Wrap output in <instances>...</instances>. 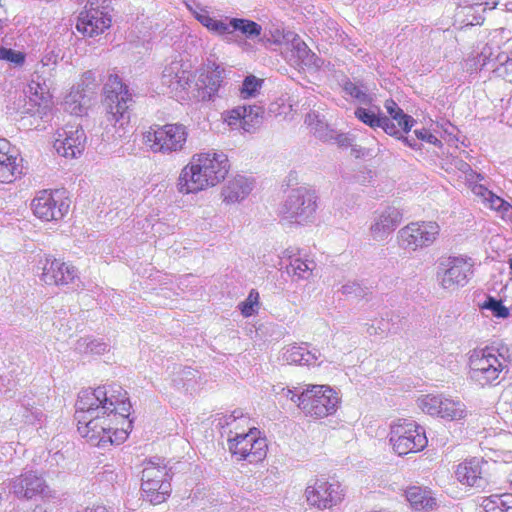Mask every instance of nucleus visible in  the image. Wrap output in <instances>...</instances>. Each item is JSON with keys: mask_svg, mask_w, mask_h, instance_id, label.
Here are the masks:
<instances>
[{"mask_svg": "<svg viewBox=\"0 0 512 512\" xmlns=\"http://www.w3.org/2000/svg\"><path fill=\"white\" fill-rule=\"evenodd\" d=\"M259 430L251 428L247 433H235L228 437V449L238 461L249 463L262 461L267 454L266 438L258 436Z\"/></svg>", "mask_w": 512, "mask_h": 512, "instance_id": "10", "label": "nucleus"}, {"mask_svg": "<svg viewBox=\"0 0 512 512\" xmlns=\"http://www.w3.org/2000/svg\"><path fill=\"white\" fill-rule=\"evenodd\" d=\"M384 107L389 115L387 117L390 119L392 123H394L393 121H396V127H399L402 130V132L408 133L415 125L416 120L412 116L404 113L403 109H401L394 100H386L384 103Z\"/></svg>", "mask_w": 512, "mask_h": 512, "instance_id": "34", "label": "nucleus"}, {"mask_svg": "<svg viewBox=\"0 0 512 512\" xmlns=\"http://www.w3.org/2000/svg\"><path fill=\"white\" fill-rule=\"evenodd\" d=\"M285 38L290 41L291 56L297 65L320 67L321 59L313 53L307 44L296 34L288 33Z\"/></svg>", "mask_w": 512, "mask_h": 512, "instance_id": "25", "label": "nucleus"}, {"mask_svg": "<svg viewBox=\"0 0 512 512\" xmlns=\"http://www.w3.org/2000/svg\"><path fill=\"white\" fill-rule=\"evenodd\" d=\"M263 83V80L253 76L249 75L245 77L242 83V87L240 89L242 98H250L254 97L259 89L261 88Z\"/></svg>", "mask_w": 512, "mask_h": 512, "instance_id": "47", "label": "nucleus"}, {"mask_svg": "<svg viewBox=\"0 0 512 512\" xmlns=\"http://www.w3.org/2000/svg\"><path fill=\"white\" fill-rule=\"evenodd\" d=\"M277 394H282L284 397L289 398L292 402L298 405L297 397L300 394H297L295 388L291 389L289 387H281L280 391L276 392Z\"/></svg>", "mask_w": 512, "mask_h": 512, "instance_id": "56", "label": "nucleus"}, {"mask_svg": "<svg viewBox=\"0 0 512 512\" xmlns=\"http://www.w3.org/2000/svg\"><path fill=\"white\" fill-rule=\"evenodd\" d=\"M79 433L97 445L120 444L132 428V405L121 385L112 383L79 392L75 404Z\"/></svg>", "mask_w": 512, "mask_h": 512, "instance_id": "1", "label": "nucleus"}, {"mask_svg": "<svg viewBox=\"0 0 512 512\" xmlns=\"http://www.w3.org/2000/svg\"><path fill=\"white\" fill-rule=\"evenodd\" d=\"M38 269L42 270L41 280L48 285H67L77 277L74 266L50 255L39 259Z\"/></svg>", "mask_w": 512, "mask_h": 512, "instance_id": "17", "label": "nucleus"}, {"mask_svg": "<svg viewBox=\"0 0 512 512\" xmlns=\"http://www.w3.org/2000/svg\"><path fill=\"white\" fill-rule=\"evenodd\" d=\"M10 142L0 138V182L11 183L17 169L16 157L10 153Z\"/></svg>", "mask_w": 512, "mask_h": 512, "instance_id": "32", "label": "nucleus"}, {"mask_svg": "<svg viewBox=\"0 0 512 512\" xmlns=\"http://www.w3.org/2000/svg\"><path fill=\"white\" fill-rule=\"evenodd\" d=\"M192 157L194 163H197V166L201 168L211 186H215L224 180L229 172V160L222 151L211 150L195 154Z\"/></svg>", "mask_w": 512, "mask_h": 512, "instance_id": "16", "label": "nucleus"}, {"mask_svg": "<svg viewBox=\"0 0 512 512\" xmlns=\"http://www.w3.org/2000/svg\"><path fill=\"white\" fill-rule=\"evenodd\" d=\"M414 134L417 139L425 141L430 144H436V143L440 142L436 136H434L432 133H430L426 129L415 130Z\"/></svg>", "mask_w": 512, "mask_h": 512, "instance_id": "53", "label": "nucleus"}, {"mask_svg": "<svg viewBox=\"0 0 512 512\" xmlns=\"http://www.w3.org/2000/svg\"><path fill=\"white\" fill-rule=\"evenodd\" d=\"M482 309L489 310L493 316L497 318H507L509 316V309L503 305L501 300L492 296H487L481 305Z\"/></svg>", "mask_w": 512, "mask_h": 512, "instance_id": "46", "label": "nucleus"}, {"mask_svg": "<svg viewBox=\"0 0 512 512\" xmlns=\"http://www.w3.org/2000/svg\"><path fill=\"white\" fill-rule=\"evenodd\" d=\"M469 411L466 405L460 400L444 398L439 417L448 421H460L467 418Z\"/></svg>", "mask_w": 512, "mask_h": 512, "instance_id": "36", "label": "nucleus"}, {"mask_svg": "<svg viewBox=\"0 0 512 512\" xmlns=\"http://www.w3.org/2000/svg\"><path fill=\"white\" fill-rule=\"evenodd\" d=\"M306 500L309 505L318 509H330L343 499V489L339 482L317 479L314 485L305 490Z\"/></svg>", "mask_w": 512, "mask_h": 512, "instance_id": "14", "label": "nucleus"}, {"mask_svg": "<svg viewBox=\"0 0 512 512\" xmlns=\"http://www.w3.org/2000/svg\"><path fill=\"white\" fill-rule=\"evenodd\" d=\"M8 488L20 499H32L36 496L46 497L50 490L44 478L36 471L28 470L9 480Z\"/></svg>", "mask_w": 512, "mask_h": 512, "instance_id": "15", "label": "nucleus"}, {"mask_svg": "<svg viewBox=\"0 0 512 512\" xmlns=\"http://www.w3.org/2000/svg\"><path fill=\"white\" fill-rule=\"evenodd\" d=\"M65 189L42 190L32 200L34 215L44 221H58L69 211L71 201Z\"/></svg>", "mask_w": 512, "mask_h": 512, "instance_id": "11", "label": "nucleus"}, {"mask_svg": "<svg viewBox=\"0 0 512 512\" xmlns=\"http://www.w3.org/2000/svg\"><path fill=\"white\" fill-rule=\"evenodd\" d=\"M141 479L163 483L170 482L171 476L165 465L161 466L149 461L142 471Z\"/></svg>", "mask_w": 512, "mask_h": 512, "instance_id": "42", "label": "nucleus"}, {"mask_svg": "<svg viewBox=\"0 0 512 512\" xmlns=\"http://www.w3.org/2000/svg\"><path fill=\"white\" fill-rule=\"evenodd\" d=\"M109 6L110 0H87L76 23L77 31L91 38L104 33L112 23Z\"/></svg>", "mask_w": 512, "mask_h": 512, "instance_id": "8", "label": "nucleus"}, {"mask_svg": "<svg viewBox=\"0 0 512 512\" xmlns=\"http://www.w3.org/2000/svg\"><path fill=\"white\" fill-rule=\"evenodd\" d=\"M211 184L204 176L197 163H194L193 157L191 161L181 170L177 189L182 194L197 193L210 187Z\"/></svg>", "mask_w": 512, "mask_h": 512, "instance_id": "21", "label": "nucleus"}, {"mask_svg": "<svg viewBox=\"0 0 512 512\" xmlns=\"http://www.w3.org/2000/svg\"><path fill=\"white\" fill-rule=\"evenodd\" d=\"M402 220L401 211L393 206H388L379 212L370 226L373 239L382 241L387 238L400 224Z\"/></svg>", "mask_w": 512, "mask_h": 512, "instance_id": "23", "label": "nucleus"}, {"mask_svg": "<svg viewBox=\"0 0 512 512\" xmlns=\"http://www.w3.org/2000/svg\"><path fill=\"white\" fill-rule=\"evenodd\" d=\"M88 100L79 91L72 92L65 100L66 109L76 116H81L86 111Z\"/></svg>", "mask_w": 512, "mask_h": 512, "instance_id": "44", "label": "nucleus"}, {"mask_svg": "<svg viewBox=\"0 0 512 512\" xmlns=\"http://www.w3.org/2000/svg\"><path fill=\"white\" fill-rule=\"evenodd\" d=\"M508 49L502 50L496 43H487L479 53L477 62L481 65V69L486 68L493 72V68L498 64L496 62L497 54H506Z\"/></svg>", "mask_w": 512, "mask_h": 512, "instance_id": "38", "label": "nucleus"}, {"mask_svg": "<svg viewBox=\"0 0 512 512\" xmlns=\"http://www.w3.org/2000/svg\"><path fill=\"white\" fill-rule=\"evenodd\" d=\"M252 191V183L244 176L238 175L229 180L222 190L226 203H235L245 199Z\"/></svg>", "mask_w": 512, "mask_h": 512, "instance_id": "29", "label": "nucleus"}, {"mask_svg": "<svg viewBox=\"0 0 512 512\" xmlns=\"http://www.w3.org/2000/svg\"><path fill=\"white\" fill-rule=\"evenodd\" d=\"M321 357L317 349L309 350L307 343L290 345L283 352V359L288 364L315 365Z\"/></svg>", "mask_w": 512, "mask_h": 512, "instance_id": "28", "label": "nucleus"}, {"mask_svg": "<svg viewBox=\"0 0 512 512\" xmlns=\"http://www.w3.org/2000/svg\"><path fill=\"white\" fill-rule=\"evenodd\" d=\"M84 512H113V510L108 509L106 506L103 505H97L91 508H86Z\"/></svg>", "mask_w": 512, "mask_h": 512, "instance_id": "60", "label": "nucleus"}, {"mask_svg": "<svg viewBox=\"0 0 512 512\" xmlns=\"http://www.w3.org/2000/svg\"><path fill=\"white\" fill-rule=\"evenodd\" d=\"M31 398L24 396L20 399V412L24 423L35 425L41 423L44 418V413L39 406L35 405Z\"/></svg>", "mask_w": 512, "mask_h": 512, "instance_id": "39", "label": "nucleus"}, {"mask_svg": "<svg viewBox=\"0 0 512 512\" xmlns=\"http://www.w3.org/2000/svg\"><path fill=\"white\" fill-rule=\"evenodd\" d=\"M465 3L469 4V7H463V9H468L470 12L471 10L475 9V8H482V11L486 10L487 7L489 9H492L494 8V5L495 3H493L492 6H489V2L488 1H483V0H477V2H473V0H464ZM467 15H469V13H467Z\"/></svg>", "mask_w": 512, "mask_h": 512, "instance_id": "55", "label": "nucleus"}, {"mask_svg": "<svg viewBox=\"0 0 512 512\" xmlns=\"http://www.w3.org/2000/svg\"><path fill=\"white\" fill-rule=\"evenodd\" d=\"M187 137V127L181 123L155 125L143 135L145 144L153 152H161L163 154L182 151Z\"/></svg>", "mask_w": 512, "mask_h": 512, "instance_id": "6", "label": "nucleus"}, {"mask_svg": "<svg viewBox=\"0 0 512 512\" xmlns=\"http://www.w3.org/2000/svg\"><path fill=\"white\" fill-rule=\"evenodd\" d=\"M219 421H220L219 423H220L222 426H229V425H231L233 422H235L236 420H233V417H231V414H230V415H225V416H223L222 418H220V420H219Z\"/></svg>", "mask_w": 512, "mask_h": 512, "instance_id": "61", "label": "nucleus"}, {"mask_svg": "<svg viewBox=\"0 0 512 512\" xmlns=\"http://www.w3.org/2000/svg\"><path fill=\"white\" fill-rule=\"evenodd\" d=\"M484 512H512V493L493 494L482 500Z\"/></svg>", "mask_w": 512, "mask_h": 512, "instance_id": "35", "label": "nucleus"}, {"mask_svg": "<svg viewBox=\"0 0 512 512\" xmlns=\"http://www.w3.org/2000/svg\"><path fill=\"white\" fill-rule=\"evenodd\" d=\"M343 90L345 91V93L347 95L356 99L361 104L369 105L372 101L369 94H367V92L361 86L357 85L356 83H354L350 80H346L344 82Z\"/></svg>", "mask_w": 512, "mask_h": 512, "instance_id": "45", "label": "nucleus"}, {"mask_svg": "<svg viewBox=\"0 0 512 512\" xmlns=\"http://www.w3.org/2000/svg\"><path fill=\"white\" fill-rule=\"evenodd\" d=\"M29 101L25 106L29 105L25 109V112L32 114H45L51 106V96L49 92L41 86L40 83L32 82L29 84Z\"/></svg>", "mask_w": 512, "mask_h": 512, "instance_id": "27", "label": "nucleus"}, {"mask_svg": "<svg viewBox=\"0 0 512 512\" xmlns=\"http://www.w3.org/2000/svg\"><path fill=\"white\" fill-rule=\"evenodd\" d=\"M389 441L400 456L419 452L428 444L425 429L415 421L408 420L391 426Z\"/></svg>", "mask_w": 512, "mask_h": 512, "instance_id": "7", "label": "nucleus"}, {"mask_svg": "<svg viewBox=\"0 0 512 512\" xmlns=\"http://www.w3.org/2000/svg\"><path fill=\"white\" fill-rule=\"evenodd\" d=\"M490 190L484 187L483 185H477L474 187V193L481 196L484 200L488 195H490Z\"/></svg>", "mask_w": 512, "mask_h": 512, "instance_id": "59", "label": "nucleus"}, {"mask_svg": "<svg viewBox=\"0 0 512 512\" xmlns=\"http://www.w3.org/2000/svg\"><path fill=\"white\" fill-rule=\"evenodd\" d=\"M188 8L199 23L206 27L211 33L221 36L226 40L227 34H229L228 22L210 16L205 8L197 7L198 10L193 9L191 6H188Z\"/></svg>", "mask_w": 512, "mask_h": 512, "instance_id": "33", "label": "nucleus"}, {"mask_svg": "<svg viewBox=\"0 0 512 512\" xmlns=\"http://www.w3.org/2000/svg\"><path fill=\"white\" fill-rule=\"evenodd\" d=\"M86 346V350L94 353V354H102L107 350L108 345L103 342H98L96 340L87 341V339H80L78 341V349L81 350L82 346Z\"/></svg>", "mask_w": 512, "mask_h": 512, "instance_id": "50", "label": "nucleus"}, {"mask_svg": "<svg viewBox=\"0 0 512 512\" xmlns=\"http://www.w3.org/2000/svg\"><path fill=\"white\" fill-rule=\"evenodd\" d=\"M342 293L346 295H354L356 297H361L364 295L363 289L357 282H347L341 288Z\"/></svg>", "mask_w": 512, "mask_h": 512, "instance_id": "52", "label": "nucleus"}, {"mask_svg": "<svg viewBox=\"0 0 512 512\" xmlns=\"http://www.w3.org/2000/svg\"><path fill=\"white\" fill-rule=\"evenodd\" d=\"M225 69L215 62H208L199 71L195 86L196 97L201 101H212L218 96L219 89L224 80Z\"/></svg>", "mask_w": 512, "mask_h": 512, "instance_id": "19", "label": "nucleus"}, {"mask_svg": "<svg viewBox=\"0 0 512 512\" xmlns=\"http://www.w3.org/2000/svg\"><path fill=\"white\" fill-rule=\"evenodd\" d=\"M475 262L468 256H450L441 261L438 279L441 287L456 290L468 284L474 274Z\"/></svg>", "mask_w": 512, "mask_h": 512, "instance_id": "9", "label": "nucleus"}, {"mask_svg": "<svg viewBox=\"0 0 512 512\" xmlns=\"http://www.w3.org/2000/svg\"><path fill=\"white\" fill-rule=\"evenodd\" d=\"M305 123L311 127V130L319 139L327 140L328 138H332L329 134L328 125L318 113L314 111L308 113L305 118Z\"/></svg>", "mask_w": 512, "mask_h": 512, "instance_id": "43", "label": "nucleus"}, {"mask_svg": "<svg viewBox=\"0 0 512 512\" xmlns=\"http://www.w3.org/2000/svg\"><path fill=\"white\" fill-rule=\"evenodd\" d=\"M405 496L411 508L416 512H429L438 507L437 499L428 488L419 486L409 487L405 491Z\"/></svg>", "mask_w": 512, "mask_h": 512, "instance_id": "26", "label": "nucleus"}, {"mask_svg": "<svg viewBox=\"0 0 512 512\" xmlns=\"http://www.w3.org/2000/svg\"><path fill=\"white\" fill-rule=\"evenodd\" d=\"M242 416H243L242 412L237 411V410H235L231 413V417H233V420H237L238 418H241Z\"/></svg>", "mask_w": 512, "mask_h": 512, "instance_id": "63", "label": "nucleus"}, {"mask_svg": "<svg viewBox=\"0 0 512 512\" xmlns=\"http://www.w3.org/2000/svg\"><path fill=\"white\" fill-rule=\"evenodd\" d=\"M264 110L259 105L237 106L224 115V121L231 129H242L252 133L258 129L263 121Z\"/></svg>", "mask_w": 512, "mask_h": 512, "instance_id": "20", "label": "nucleus"}, {"mask_svg": "<svg viewBox=\"0 0 512 512\" xmlns=\"http://www.w3.org/2000/svg\"><path fill=\"white\" fill-rule=\"evenodd\" d=\"M141 495L143 500L150 504L157 505L163 503L171 493L170 482L159 483L157 481H148L141 479Z\"/></svg>", "mask_w": 512, "mask_h": 512, "instance_id": "31", "label": "nucleus"}, {"mask_svg": "<svg viewBox=\"0 0 512 512\" xmlns=\"http://www.w3.org/2000/svg\"><path fill=\"white\" fill-rule=\"evenodd\" d=\"M354 114L359 121L372 129L381 128L390 136H398L399 134V128L381 112L378 106H371L370 108L358 107Z\"/></svg>", "mask_w": 512, "mask_h": 512, "instance_id": "24", "label": "nucleus"}, {"mask_svg": "<svg viewBox=\"0 0 512 512\" xmlns=\"http://www.w3.org/2000/svg\"><path fill=\"white\" fill-rule=\"evenodd\" d=\"M60 53H61V50L56 49L55 47L46 51V53L43 55V57L41 59L42 66L48 67L49 69H54V67L58 63V60L61 58Z\"/></svg>", "mask_w": 512, "mask_h": 512, "instance_id": "51", "label": "nucleus"}, {"mask_svg": "<svg viewBox=\"0 0 512 512\" xmlns=\"http://www.w3.org/2000/svg\"><path fill=\"white\" fill-rule=\"evenodd\" d=\"M256 306H258V304L252 303L251 300H245L241 302L238 307L244 317H250L256 312Z\"/></svg>", "mask_w": 512, "mask_h": 512, "instance_id": "54", "label": "nucleus"}, {"mask_svg": "<svg viewBox=\"0 0 512 512\" xmlns=\"http://www.w3.org/2000/svg\"><path fill=\"white\" fill-rule=\"evenodd\" d=\"M401 129H399V134L398 136H394L395 138L397 139H400L402 140L405 145L413 148V149H417L418 148V142L416 141V139L414 138H410V137H404L402 134H401Z\"/></svg>", "mask_w": 512, "mask_h": 512, "instance_id": "58", "label": "nucleus"}, {"mask_svg": "<svg viewBox=\"0 0 512 512\" xmlns=\"http://www.w3.org/2000/svg\"><path fill=\"white\" fill-rule=\"evenodd\" d=\"M347 140L346 136H344L343 134L339 135L337 137V141L341 144V145H344L345 144V141Z\"/></svg>", "mask_w": 512, "mask_h": 512, "instance_id": "64", "label": "nucleus"}, {"mask_svg": "<svg viewBox=\"0 0 512 512\" xmlns=\"http://www.w3.org/2000/svg\"><path fill=\"white\" fill-rule=\"evenodd\" d=\"M0 59L14 63L16 65H21L25 61V55L22 52L13 50L11 48L0 47Z\"/></svg>", "mask_w": 512, "mask_h": 512, "instance_id": "48", "label": "nucleus"}, {"mask_svg": "<svg viewBox=\"0 0 512 512\" xmlns=\"http://www.w3.org/2000/svg\"><path fill=\"white\" fill-rule=\"evenodd\" d=\"M496 465V462L472 457L457 465L455 476L463 485L485 489L493 481L491 471Z\"/></svg>", "mask_w": 512, "mask_h": 512, "instance_id": "13", "label": "nucleus"}, {"mask_svg": "<svg viewBox=\"0 0 512 512\" xmlns=\"http://www.w3.org/2000/svg\"><path fill=\"white\" fill-rule=\"evenodd\" d=\"M259 294L254 289L250 291L246 300H251L252 303L258 304Z\"/></svg>", "mask_w": 512, "mask_h": 512, "instance_id": "62", "label": "nucleus"}, {"mask_svg": "<svg viewBox=\"0 0 512 512\" xmlns=\"http://www.w3.org/2000/svg\"><path fill=\"white\" fill-rule=\"evenodd\" d=\"M442 395L428 394L424 395L417 400L418 407L431 416H438L441 414V408L444 402Z\"/></svg>", "mask_w": 512, "mask_h": 512, "instance_id": "41", "label": "nucleus"}, {"mask_svg": "<svg viewBox=\"0 0 512 512\" xmlns=\"http://www.w3.org/2000/svg\"><path fill=\"white\" fill-rule=\"evenodd\" d=\"M298 407L308 416L323 418L336 412L337 393L326 385H309L297 397Z\"/></svg>", "mask_w": 512, "mask_h": 512, "instance_id": "5", "label": "nucleus"}, {"mask_svg": "<svg viewBox=\"0 0 512 512\" xmlns=\"http://www.w3.org/2000/svg\"><path fill=\"white\" fill-rule=\"evenodd\" d=\"M440 232L439 225L434 221L411 222L398 231L399 245L416 251L431 246Z\"/></svg>", "mask_w": 512, "mask_h": 512, "instance_id": "12", "label": "nucleus"}, {"mask_svg": "<svg viewBox=\"0 0 512 512\" xmlns=\"http://www.w3.org/2000/svg\"><path fill=\"white\" fill-rule=\"evenodd\" d=\"M498 64L493 68V74L505 81L512 83V49L506 54H497Z\"/></svg>", "mask_w": 512, "mask_h": 512, "instance_id": "40", "label": "nucleus"}, {"mask_svg": "<svg viewBox=\"0 0 512 512\" xmlns=\"http://www.w3.org/2000/svg\"><path fill=\"white\" fill-rule=\"evenodd\" d=\"M318 196L314 189L297 187L292 189L283 202L280 213L291 223L306 224L315 219Z\"/></svg>", "mask_w": 512, "mask_h": 512, "instance_id": "4", "label": "nucleus"}, {"mask_svg": "<svg viewBox=\"0 0 512 512\" xmlns=\"http://www.w3.org/2000/svg\"><path fill=\"white\" fill-rule=\"evenodd\" d=\"M135 101L129 86L117 74H111L103 87L102 105L105 110L103 140L121 138L130 123Z\"/></svg>", "mask_w": 512, "mask_h": 512, "instance_id": "2", "label": "nucleus"}, {"mask_svg": "<svg viewBox=\"0 0 512 512\" xmlns=\"http://www.w3.org/2000/svg\"><path fill=\"white\" fill-rule=\"evenodd\" d=\"M315 268L316 263L314 260L303 257L302 255L298 258H293L291 263L286 266L287 273L293 274L299 279H308Z\"/></svg>", "mask_w": 512, "mask_h": 512, "instance_id": "37", "label": "nucleus"}, {"mask_svg": "<svg viewBox=\"0 0 512 512\" xmlns=\"http://www.w3.org/2000/svg\"><path fill=\"white\" fill-rule=\"evenodd\" d=\"M192 80L191 66L182 59L173 60L162 73V83L173 91H182L189 87Z\"/></svg>", "mask_w": 512, "mask_h": 512, "instance_id": "22", "label": "nucleus"}, {"mask_svg": "<svg viewBox=\"0 0 512 512\" xmlns=\"http://www.w3.org/2000/svg\"><path fill=\"white\" fill-rule=\"evenodd\" d=\"M301 255V251L296 248H287L283 251L281 259L282 260H288L289 263H291V260L293 258H298Z\"/></svg>", "mask_w": 512, "mask_h": 512, "instance_id": "57", "label": "nucleus"}, {"mask_svg": "<svg viewBox=\"0 0 512 512\" xmlns=\"http://www.w3.org/2000/svg\"><path fill=\"white\" fill-rule=\"evenodd\" d=\"M229 34H227L226 41H235V33L239 32L247 39H254L259 37L262 32L260 24L253 20L245 18H227Z\"/></svg>", "mask_w": 512, "mask_h": 512, "instance_id": "30", "label": "nucleus"}, {"mask_svg": "<svg viewBox=\"0 0 512 512\" xmlns=\"http://www.w3.org/2000/svg\"><path fill=\"white\" fill-rule=\"evenodd\" d=\"M490 204V208L502 213H509L512 209V205L501 197L495 195L492 191L485 199Z\"/></svg>", "mask_w": 512, "mask_h": 512, "instance_id": "49", "label": "nucleus"}, {"mask_svg": "<svg viewBox=\"0 0 512 512\" xmlns=\"http://www.w3.org/2000/svg\"><path fill=\"white\" fill-rule=\"evenodd\" d=\"M492 347L474 349L469 356L468 380L484 388L500 383V375L506 367V359Z\"/></svg>", "mask_w": 512, "mask_h": 512, "instance_id": "3", "label": "nucleus"}, {"mask_svg": "<svg viewBox=\"0 0 512 512\" xmlns=\"http://www.w3.org/2000/svg\"><path fill=\"white\" fill-rule=\"evenodd\" d=\"M86 139L85 132L79 124H67L57 130L54 148L64 157L75 158L84 151Z\"/></svg>", "mask_w": 512, "mask_h": 512, "instance_id": "18", "label": "nucleus"}]
</instances>
